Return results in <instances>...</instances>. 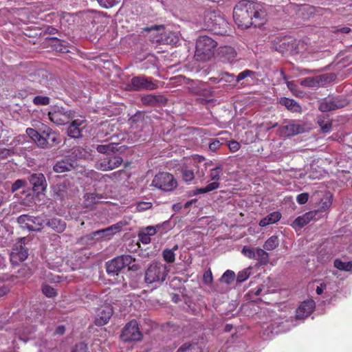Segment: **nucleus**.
Listing matches in <instances>:
<instances>
[{"mask_svg": "<svg viewBox=\"0 0 352 352\" xmlns=\"http://www.w3.org/2000/svg\"><path fill=\"white\" fill-rule=\"evenodd\" d=\"M266 17V12L262 4L248 0L239 1L234 7L233 18L241 29H246L252 25L261 26Z\"/></svg>", "mask_w": 352, "mask_h": 352, "instance_id": "1", "label": "nucleus"}, {"mask_svg": "<svg viewBox=\"0 0 352 352\" xmlns=\"http://www.w3.org/2000/svg\"><path fill=\"white\" fill-rule=\"evenodd\" d=\"M217 43L206 35L199 36L196 41L195 57L197 60L206 61L214 55Z\"/></svg>", "mask_w": 352, "mask_h": 352, "instance_id": "2", "label": "nucleus"}, {"mask_svg": "<svg viewBox=\"0 0 352 352\" xmlns=\"http://www.w3.org/2000/svg\"><path fill=\"white\" fill-rule=\"evenodd\" d=\"M27 135L37 144L38 147L46 148L60 143L58 135L47 128L42 133L32 128L26 129Z\"/></svg>", "mask_w": 352, "mask_h": 352, "instance_id": "3", "label": "nucleus"}, {"mask_svg": "<svg viewBox=\"0 0 352 352\" xmlns=\"http://www.w3.org/2000/svg\"><path fill=\"white\" fill-rule=\"evenodd\" d=\"M169 271V266L161 262H153L145 272L144 280L147 284L161 283L165 280Z\"/></svg>", "mask_w": 352, "mask_h": 352, "instance_id": "4", "label": "nucleus"}, {"mask_svg": "<svg viewBox=\"0 0 352 352\" xmlns=\"http://www.w3.org/2000/svg\"><path fill=\"white\" fill-rule=\"evenodd\" d=\"M204 24L206 29L217 34H224L228 25L227 21L214 11H207L204 14Z\"/></svg>", "mask_w": 352, "mask_h": 352, "instance_id": "5", "label": "nucleus"}, {"mask_svg": "<svg viewBox=\"0 0 352 352\" xmlns=\"http://www.w3.org/2000/svg\"><path fill=\"white\" fill-rule=\"evenodd\" d=\"M47 118L56 125H65L74 118V111L67 110L63 107L54 106L48 111Z\"/></svg>", "mask_w": 352, "mask_h": 352, "instance_id": "6", "label": "nucleus"}, {"mask_svg": "<svg viewBox=\"0 0 352 352\" xmlns=\"http://www.w3.org/2000/svg\"><path fill=\"white\" fill-rule=\"evenodd\" d=\"M135 261L131 255L123 254L117 256L106 263V270L109 275H118V273L126 266Z\"/></svg>", "mask_w": 352, "mask_h": 352, "instance_id": "7", "label": "nucleus"}, {"mask_svg": "<svg viewBox=\"0 0 352 352\" xmlns=\"http://www.w3.org/2000/svg\"><path fill=\"white\" fill-rule=\"evenodd\" d=\"M151 186L164 191H171L177 187V182L173 175L163 172L154 177Z\"/></svg>", "mask_w": 352, "mask_h": 352, "instance_id": "8", "label": "nucleus"}, {"mask_svg": "<svg viewBox=\"0 0 352 352\" xmlns=\"http://www.w3.org/2000/svg\"><path fill=\"white\" fill-rule=\"evenodd\" d=\"M120 337L124 342L140 340L142 334L140 331L138 322L132 320L128 322L123 328Z\"/></svg>", "mask_w": 352, "mask_h": 352, "instance_id": "9", "label": "nucleus"}, {"mask_svg": "<svg viewBox=\"0 0 352 352\" xmlns=\"http://www.w3.org/2000/svg\"><path fill=\"white\" fill-rule=\"evenodd\" d=\"M17 223L23 229L29 231H40L43 228V221L38 217H32L28 214H21L17 219Z\"/></svg>", "mask_w": 352, "mask_h": 352, "instance_id": "10", "label": "nucleus"}, {"mask_svg": "<svg viewBox=\"0 0 352 352\" xmlns=\"http://www.w3.org/2000/svg\"><path fill=\"white\" fill-rule=\"evenodd\" d=\"M25 238H21L14 244L10 254V260L13 264H18L28 258V248L25 245Z\"/></svg>", "mask_w": 352, "mask_h": 352, "instance_id": "11", "label": "nucleus"}, {"mask_svg": "<svg viewBox=\"0 0 352 352\" xmlns=\"http://www.w3.org/2000/svg\"><path fill=\"white\" fill-rule=\"evenodd\" d=\"M122 163V159L121 157L107 155L96 162V168L98 170L107 171L118 167Z\"/></svg>", "mask_w": 352, "mask_h": 352, "instance_id": "12", "label": "nucleus"}, {"mask_svg": "<svg viewBox=\"0 0 352 352\" xmlns=\"http://www.w3.org/2000/svg\"><path fill=\"white\" fill-rule=\"evenodd\" d=\"M86 120L82 116H79L72 120L67 128V135L72 138L81 137L82 129L85 126Z\"/></svg>", "mask_w": 352, "mask_h": 352, "instance_id": "13", "label": "nucleus"}, {"mask_svg": "<svg viewBox=\"0 0 352 352\" xmlns=\"http://www.w3.org/2000/svg\"><path fill=\"white\" fill-rule=\"evenodd\" d=\"M131 86L133 90L155 89L157 87L149 78L144 76L134 77L131 80Z\"/></svg>", "mask_w": 352, "mask_h": 352, "instance_id": "14", "label": "nucleus"}, {"mask_svg": "<svg viewBox=\"0 0 352 352\" xmlns=\"http://www.w3.org/2000/svg\"><path fill=\"white\" fill-rule=\"evenodd\" d=\"M306 131L305 126L295 122H289L280 128V133L283 136H292L302 133Z\"/></svg>", "mask_w": 352, "mask_h": 352, "instance_id": "15", "label": "nucleus"}, {"mask_svg": "<svg viewBox=\"0 0 352 352\" xmlns=\"http://www.w3.org/2000/svg\"><path fill=\"white\" fill-rule=\"evenodd\" d=\"M113 314V309L110 305H104L98 309L96 318V324L102 326L106 324Z\"/></svg>", "mask_w": 352, "mask_h": 352, "instance_id": "16", "label": "nucleus"}, {"mask_svg": "<svg viewBox=\"0 0 352 352\" xmlns=\"http://www.w3.org/2000/svg\"><path fill=\"white\" fill-rule=\"evenodd\" d=\"M316 303L313 300L304 301L296 310V318L303 320L307 318L314 311Z\"/></svg>", "mask_w": 352, "mask_h": 352, "instance_id": "17", "label": "nucleus"}, {"mask_svg": "<svg viewBox=\"0 0 352 352\" xmlns=\"http://www.w3.org/2000/svg\"><path fill=\"white\" fill-rule=\"evenodd\" d=\"M29 180L32 185L34 191L39 193L45 190L47 183L43 174L34 173L30 175Z\"/></svg>", "mask_w": 352, "mask_h": 352, "instance_id": "18", "label": "nucleus"}, {"mask_svg": "<svg viewBox=\"0 0 352 352\" xmlns=\"http://www.w3.org/2000/svg\"><path fill=\"white\" fill-rule=\"evenodd\" d=\"M122 228L121 223L113 224L105 229L99 230L91 233L93 237L97 239L107 238L109 239L114 234L119 232Z\"/></svg>", "mask_w": 352, "mask_h": 352, "instance_id": "19", "label": "nucleus"}, {"mask_svg": "<svg viewBox=\"0 0 352 352\" xmlns=\"http://www.w3.org/2000/svg\"><path fill=\"white\" fill-rule=\"evenodd\" d=\"M196 168L195 163L183 164L179 168L183 180L187 183L192 182L195 178V170Z\"/></svg>", "mask_w": 352, "mask_h": 352, "instance_id": "20", "label": "nucleus"}, {"mask_svg": "<svg viewBox=\"0 0 352 352\" xmlns=\"http://www.w3.org/2000/svg\"><path fill=\"white\" fill-rule=\"evenodd\" d=\"M219 55L225 62L232 63L236 60V52L230 46H223L219 48Z\"/></svg>", "mask_w": 352, "mask_h": 352, "instance_id": "21", "label": "nucleus"}, {"mask_svg": "<svg viewBox=\"0 0 352 352\" xmlns=\"http://www.w3.org/2000/svg\"><path fill=\"white\" fill-rule=\"evenodd\" d=\"M316 213V211H309L297 217L293 222V227L296 229L302 228L315 218Z\"/></svg>", "mask_w": 352, "mask_h": 352, "instance_id": "22", "label": "nucleus"}, {"mask_svg": "<svg viewBox=\"0 0 352 352\" xmlns=\"http://www.w3.org/2000/svg\"><path fill=\"white\" fill-rule=\"evenodd\" d=\"M282 215L279 212H273L261 219L258 225L261 227H265L267 226L274 224L278 222L280 219Z\"/></svg>", "mask_w": 352, "mask_h": 352, "instance_id": "23", "label": "nucleus"}, {"mask_svg": "<svg viewBox=\"0 0 352 352\" xmlns=\"http://www.w3.org/2000/svg\"><path fill=\"white\" fill-rule=\"evenodd\" d=\"M47 226L58 233L63 232L66 228V223L64 221L52 218L47 221Z\"/></svg>", "mask_w": 352, "mask_h": 352, "instance_id": "24", "label": "nucleus"}, {"mask_svg": "<svg viewBox=\"0 0 352 352\" xmlns=\"http://www.w3.org/2000/svg\"><path fill=\"white\" fill-rule=\"evenodd\" d=\"M343 104L336 102L334 99H329L322 102L320 104L319 109L321 111L326 112L331 110H334L338 108L342 107Z\"/></svg>", "mask_w": 352, "mask_h": 352, "instance_id": "25", "label": "nucleus"}, {"mask_svg": "<svg viewBox=\"0 0 352 352\" xmlns=\"http://www.w3.org/2000/svg\"><path fill=\"white\" fill-rule=\"evenodd\" d=\"M279 102L280 104L294 112H299L301 109L300 106L293 99L281 98Z\"/></svg>", "mask_w": 352, "mask_h": 352, "instance_id": "26", "label": "nucleus"}, {"mask_svg": "<svg viewBox=\"0 0 352 352\" xmlns=\"http://www.w3.org/2000/svg\"><path fill=\"white\" fill-rule=\"evenodd\" d=\"M73 168V164L68 160H62L58 162L53 168L56 173H63L71 170Z\"/></svg>", "mask_w": 352, "mask_h": 352, "instance_id": "27", "label": "nucleus"}, {"mask_svg": "<svg viewBox=\"0 0 352 352\" xmlns=\"http://www.w3.org/2000/svg\"><path fill=\"white\" fill-rule=\"evenodd\" d=\"M325 75L318 77L306 78L301 81V85L305 87H314L319 85L320 82L325 78Z\"/></svg>", "mask_w": 352, "mask_h": 352, "instance_id": "28", "label": "nucleus"}, {"mask_svg": "<svg viewBox=\"0 0 352 352\" xmlns=\"http://www.w3.org/2000/svg\"><path fill=\"white\" fill-rule=\"evenodd\" d=\"M219 186H220V184L218 182H213L210 184H208L204 188H197L196 190H194L193 195H196L198 194H204V193L211 192L212 190H214L219 188Z\"/></svg>", "mask_w": 352, "mask_h": 352, "instance_id": "29", "label": "nucleus"}, {"mask_svg": "<svg viewBox=\"0 0 352 352\" xmlns=\"http://www.w3.org/2000/svg\"><path fill=\"white\" fill-rule=\"evenodd\" d=\"M116 145L117 144L115 143H111L109 144L98 145L96 147V150L98 152H99L100 153L107 154V155H110V154L114 153Z\"/></svg>", "mask_w": 352, "mask_h": 352, "instance_id": "30", "label": "nucleus"}, {"mask_svg": "<svg viewBox=\"0 0 352 352\" xmlns=\"http://www.w3.org/2000/svg\"><path fill=\"white\" fill-rule=\"evenodd\" d=\"M261 264L265 265L268 263L269 261V254L268 253L263 249L256 248V254L255 258Z\"/></svg>", "mask_w": 352, "mask_h": 352, "instance_id": "31", "label": "nucleus"}, {"mask_svg": "<svg viewBox=\"0 0 352 352\" xmlns=\"http://www.w3.org/2000/svg\"><path fill=\"white\" fill-rule=\"evenodd\" d=\"M279 245L278 238L276 236L270 237L264 243L265 250L271 251L276 249Z\"/></svg>", "mask_w": 352, "mask_h": 352, "instance_id": "32", "label": "nucleus"}, {"mask_svg": "<svg viewBox=\"0 0 352 352\" xmlns=\"http://www.w3.org/2000/svg\"><path fill=\"white\" fill-rule=\"evenodd\" d=\"M334 266L340 270L352 271V261L343 262L340 259L337 258L334 261Z\"/></svg>", "mask_w": 352, "mask_h": 352, "instance_id": "33", "label": "nucleus"}, {"mask_svg": "<svg viewBox=\"0 0 352 352\" xmlns=\"http://www.w3.org/2000/svg\"><path fill=\"white\" fill-rule=\"evenodd\" d=\"M85 204L86 207L91 206L97 203L100 197L94 193H88L85 195Z\"/></svg>", "mask_w": 352, "mask_h": 352, "instance_id": "34", "label": "nucleus"}, {"mask_svg": "<svg viewBox=\"0 0 352 352\" xmlns=\"http://www.w3.org/2000/svg\"><path fill=\"white\" fill-rule=\"evenodd\" d=\"M223 173V168L221 166H218L210 170L209 177L211 181L218 182L220 178V175Z\"/></svg>", "mask_w": 352, "mask_h": 352, "instance_id": "35", "label": "nucleus"}, {"mask_svg": "<svg viewBox=\"0 0 352 352\" xmlns=\"http://www.w3.org/2000/svg\"><path fill=\"white\" fill-rule=\"evenodd\" d=\"M235 274L232 270H226L221 277V280L227 285H230L235 278Z\"/></svg>", "mask_w": 352, "mask_h": 352, "instance_id": "36", "label": "nucleus"}, {"mask_svg": "<svg viewBox=\"0 0 352 352\" xmlns=\"http://www.w3.org/2000/svg\"><path fill=\"white\" fill-rule=\"evenodd\" d=\"M162 256L164 261L168 263H172L175 260V254L173 250L170 249H165L162 252Z\"/></svg>", "mask_w": 352, "mask_h": 352, "instance_id": "37", "label": "nucleus"}, {"mask_svg": "<svg viewBox=\"0 0 352 352\" xmlns=\"http://www.w3.org/2000/svg\"><path fill=\"white\" fill-rule=\"evenodd\" d=\"M251 268L248 267L239 272L236 276V280L239 283H243L246 280L250 275Z\"/></svg>", "mask_w": 352, "mask_h": 352, "instance_id": "38", "label": "nucleus"}, {"mask_svg": "<svg viewBox=\"0 0 352 352\" xmlns=\"http://www.w3.org/2000/svg\"><path fill=\"white\" fill-rule=\"evenodd\" d=\"M33 102L36 105H47L50 102V99L47 96H37L34 98Z\"/></svg>", "mask_w": 352, "mask_h": 352, "instance_id": "39", "label": "nucleus"}, {"mask_svg": "<svg viewBox=\"0 0 352 352\" xmlns=\"http://www.w3.org/2000/svg\"><path fill=\"white\" fill-rule=\"evenodd\" d=\"M254 74L255 73L252 70L245 69L238 74V76L236 77L235 81L237 83L248 77L252 78Z\"/></svg>", "mask_w": 352, "mask_h": 352, "instance_id": "40", "label": "nucleus"}, {"mask_svg": "<svg viewBox=\"0 0 352 352\" xmlns=\"http://www.w3.org/2000/svg\"><path fill=\"white\" fill-rule=\"evenodd\" d=\"M121 0H97L100 6L104 8H110L120 2Z\"/></svg>", "mask_w": 352, "mask_h": 352, "instance_id": "41", "label": "nucleus"}, {"mask_svg": "<svg viewBox=\"0 0 352 352\" xmlns=\"http://www.w3.org/2000/svg\"><path fill=\"white\" fill-rule=\"evenodd\" d=\"M42 292L43 294L48 298H52L56 295V290L52 287L47 285H43Z\"/></svg>", "mask_w": 352, "mask_h": 352, "instance_id": "42", "label": "nucleus"}, {"mask_svg": "<svg viewBox=\"0 0 352 352\" xmlns=\"http://www.w3.org/2000/svg\"><path fill=\"white\" fill-rule=\"evenodd\" d=\"M162 227V225L157 224L156 226H151L142 229L144 232H145L149 236H152L156 234V232L160 230V229Z\"/></svg>", "mask_w": 352, "mask_h": 352, "instance_id": "43", "label": "nucleus"}, {"mask_svg": "<svg viewBox=\"0 0 352 352\" xmlns=\"http://www.w3.org/2000/svg\"><path fill=\"white\" fill-rule=\"evenodd\" d=\"M225 80L226 82H229L233 85H236V77L232 74H229L227 72L222 73L221 74V79L220 80Z\"/></svg>", "mask_w": 352, "mask_h": 352, "instance_id": "44", "label": "nucleus"}, {"mask_svg": "<svg viewBox=\"0 0 352 352\" xmlns=\"http://www.w3.org/2000/svg\"><path fill=\"white\" fill-rule=\"evenodd\" d=\"M242 253L249 258H255L256 249L244 246L242 249Z\"/></svg>", "mask_w": 352, "mask_h": 352, "instance_id": "45", "label": "nucleus"}, {"mask_svg": "<svg viewBox=\"0 0 352 352\" xmlns=\"http://www.w3.org/2000/svg\"><path fill=\"white\" fill-rule=\"evenodd\" d=\"M53 44L56 47L57 51L62 53H67L68 52L67 46L62 45L60 40L58 38H53Z\"/></svg>", "mask_w": 352, "mask_h": 352, "instance_id": "46", "label": "nucleus"}, {"mask_svg": "<svg viewBox=\"0 0 352 352\" xmlns=\"http://www.w3.org/2000/svg\"><path fill=\"white\" fill-rule=\"evenodd\" d=\"M138 238L139 240L144 244H148L151 242V236H149L142 230L139 232Z\"/></svg>", "mask_w": 352, "mask_h": 352, "instance_id": "47", "label": "nucleus"}, {"mask_svg": "<svg viewBox=\"0 0 352 352\" xmlns=\"http://www.w3.org/2000/svg\"><path fill=\"white\" fill-rule=\"evenodd\" d=\"M195 346H197V344H195L185 343L178 349L177 352L191 351L195 349Z\"/></svg>", "mask_w": 352, "mask_h": 352, "instance_id": "48", "label": "nucleus"}, {"mask_svg": "<svg viewBox=\"0 0 352 352\" xmlns=\"http://www.w3.org/2000/svg\"><path fill=\"white\" fill-rule=\"evenodd\" d=\"M309 194L307 192L300 193L297 195L296 201L299 204H304L307 202Z\"/></svg>", "mask_w": 352, "mask_h": 352, "instance_id": "49", "label": "nucleus"}, {"mask_svg": "<svg viewBox=\"0 0 352 352\" xmlns=\"http://www.w3.org/2000/svg\"><path fill=\"white\" fill-rule=\"evenodd\" d=\"M72 352H87V346L83 342L78 343L75 345Z\"/></svg>", "mask_w": 352, "mask_h": 352, "instance_id": "50", "label": "nucleus"}, {"mask_svg": "<svg viewBox=\"0 0 352 352\" xmlns=\"http://www.w3.org/2000/svg\"><path fill=\"white\" fill-rule=\"evenodd\" d=\"M25 184V182L23 179H17L12 186V191L14 192L21 188Z\"/></svg>", "mask_w": 352, "mask_h": 352, "instance_id": "51", "label": "nucleus"}, {"mask_svg": "<svg viewBox=\"0 0 352 352\" xmlns=\"http://www.w3.org/2000/svg\"><path fill=\"white\" fill-rule=\"evenodd\" d=\"M299 11L302 15L304 14V12H307L309 15H312L315 13L316 8L309 6H304L300 8Z\"/></svg>", "mask_w": 352, "mask_h": 352, "instance_id": "52", "label": "nucleus"}, {"mask_svg": "<svg viewBox=\"0 0 352 352\" xmlns=\"http://www.w3.org/2000/svg\"><path fill=\"white\" fill-rule=\"evenodd\" d=\"M152 204L150 202H139L137 204V210L138 211H144L151 208Z\"/></svg>", "mask_w": 352, "mask_h": 352, "instance_id": "53", "label": "nucleus"}, {"mask_svg": "<svg viewBox=\"0 0 352 352\" xmlns=\"http://www.w3.org/2000/svg\"><path fill=\"white\" fill-rule=\"evenodd\" d=\"M228 147L231 152L234 153L239 150L240 144L238 142L232 140V141L229 142Z\"/></svg>", "mask_w": 352, "mask_h": 352, "instance_id": "54", "label": "nucleus"}, {"mask_svg": "<svg viewBox=\"0 0 352 352\" xmlns=\"http://www.w3.org/2000/svg\"><path fill=\"white\" fill-rule=\"evenodd\" d=\"M143 102L148 104H153L157 101V97L153 95H148L143 98Z\"/></svg>", "mask_w": 352, "mask_h": 352, "instance_id": "55", "label": "nucleus"}, {"mask_svg": "<svg viewBox=\"0 0 352 352\" xmlns=\"http://www.w3.org/2000/svg\"><path fill=\"white\" fill-rule=\"evenodd\" d=\"M221 142L218 139L213 140L210 144H209V148L212 151H216L221 146Z\"/></svg>", "mask_w": 352, "mask_h": 352, "instance_id": "56", "label": "nucleus"}, {"mask_svg": "<svg viewBox=\"0 0 352 352\" xmlns=\"http://www.w3.org/2000/svg\"><path fill=\"white\" fill-rule=\"evenodd\" d=\"M321 130L323 133H329L331 129V124L329 122H319Z\"/></svg>", "mask_w": 352, "mask_h": 352, "instance_id": "57", "label": "nucleus"}, {"mask_svg": "<svg viewBox=\"0 0 352 352\" xmlns=\"http://www.w3.org/2000/svg\"><path fill=\"white\" fill-rule=\"evenodd\" d=\"M212 275L210 271L204 273L203 280L205 283L210 284L212 282Z\"/></svg>", "mask_w": 352, "mask_h": 352, "instance_id": "58", "label": "nucleus"}, {"mask_svg": "<svg viewBox=\"0 0 352 352\" xmlns=\"http://www.w3.org/2000/svg\"><path fill=\"white\" fill-rule=\"evenodd\" d=\"M327 288V283L322 282L320 284L319 286L317 287L316 292L318 295H321L324 290Z\"/></svg>", "mask_w": 352, "mask_h": 352, "instance_id": "59", "label": "nucleus"}, {"mask_svg": "<svg viewBox=\"0 0 352 352\" xmlns=\"http://www.w3.org/2000/svg\"><path fill=\"white\" fill-rule=\"evenodd\" d=\"M10 151L7 148L0 149V158H6L10 155Z\"/></svg>", "mask_w": 352, "mask_h": 352, "instance_id": "60", "label": "nucleus"}, {"mask_svg": "<svg viewBox=\"0 0 352 352\" xmlns=\"http://www.w3.org/2000/svg\"><path fill=\"white\" fill-rule=\"evenodd\" d=\"M164 25H151V27H148L146 29V31L150 32L153 30H160L162 29H164Z\"/></svg>", "mask_w": 352, "mask_h": 352, "instance_id": "61", "label": "nucleus"}, {"mask_svg": "<svg viewBox=\"0 0 352 352\" xmlns=\"http://www.w3.org/2000/svg\"><path fill=\"white\" fill-rule=\"evenodd\" d=\"M65 331V327H64V326H63V325H60V326L58 327L56 329L55 333H56V334H60V335H61V334L64 333Z\"/></svg>", "mask_w": 352, "mask_h": 352, "instance_id": "62", "label": "nucleus"}, {"mask_svg": "<svg viewBox=\"0 0 352 352\" xmlns=\"http://www.w3.org/2000/svg\"><path fill=\"white\" fill-rule=\"evenodd\" d=\"M183 208H184L183 204H182L181 203H177L173 206V209L175 211H179V210H182Z\"/></svg>", "mask_w": 352, "mask_h": 352, "instance_id": "63", "label": "nucleus"}, {"mask_svg": "<svg viewBox=\"0 0 352 352\" xmlns=\"http://www.w3.org/2000/svg\"><path fill=\"white\" fill-rule=\"evenodd\" d=\"M196 202V199H191L187 202H186L183 206L185 209H188L192 204Z\"/></svg>", "mask_w": 352, "mask_h": 352, "instance_id": "64", "label": "nucleus"}]
</instances>
